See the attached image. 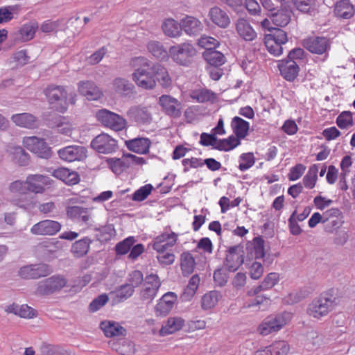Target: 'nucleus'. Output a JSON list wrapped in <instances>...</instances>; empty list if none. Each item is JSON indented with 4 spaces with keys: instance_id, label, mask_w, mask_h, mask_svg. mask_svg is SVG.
<instances>
[{
    "instance_id": "3c124183",
    "label": "nucleus",
    "mask_w": 355,
    "mask_h": 355,
    "mask_svg": "<svg viewBox=\"0 0 355 355\" xmlns=\"http://www.w3.org/2000/svg\"><path fill=\"white\" fill-rule=\"evenodd\" d=\"M318 167L313 164L310 166L306 175L303 178V184L308 189H313L318 179Z\"/></svg>"
},
{
    "instance_id": "5fc2aeb1",
    "label": "nucleus",
    "mask_w": 355,
    "mask_h": 355,
    "mask_svg": "<svg viewBox=\"0 0 355 355\" xmlns=\"http://www.w3.org/2000/svg\"><path fill=\"white\" fill-rule=\"evenodd\" d=\"M134 293L133 286L130 284H124L121 286L115 292L116 302H123L132 295Z\"/></svg>"
},
{
    "instance_id": "6e6552de",
    "label": "nucleus",
    "mask_w": 355,
    "mask_h": 355,
    "mask_svg": "<svg viewBox=\"0 0 355 355\" xmlns=\"http://www.w3.org/2000/svg\"><path fill=\"white\" fill-rule=\"evenodd\" d=\"M161 284V281L157 275L150 274L146 275L140 291V299L148 303L151 302L157 296Z\"/></svg>"
},
{
    "instance_id": "39448f33",
    "label": "nucleus",
    "mask_w": 355,
    "mask_h": 355,
    "mask_svg": "<svg viewBox=\"0 0 355 355\" xmlns=\"http://www.w3.org/2000/svg\"><path fill=\"white\" fill-rule=\"evenodd\" d=\"M292 318L290 313L284 312L282 314L267 317L259 326V331L263 336L279 331Z\"/></svg>"
},
{
    "instance_id": "5701e85b",
    "label": "nucleus",
    "mask_w": 355,
    "mask_h": 355,
    "mask_svg": "<svg viewBox=\"0 0 355 355\" xmlns=\"http://www.w3.org/2000/svg\"><path fill=\"white\" fill-rule=\"evenodd\" d=\"M114 91L122 97L129 96L135 93V85L128 79L118 77L112 81Z\"/></svg>"
},
{
    "instance_id": "79ce46f5",
    "label": "nucleus",
    "mask_w": 355,
    "mask_h": 355,
    "mask_svg": "<svg viewBox=\"0 0 355 355\" xmlns=\"http://www.w3.org/2000/svg\"><path fill=\"white\" fill-rule=\"evenodd\" d=\"M162 29L168 37H177L181 35L182 26L173 19H167L162 24Z\"/></svg>"
},
{
    "instance_id": "bb28decb",
    "label": "nucleus",
    "mask_w": 355,
    "mask_h": 355,
    "mask_svg": "<svg viewBox=\"0 0 355 355\" xmlns=\"http://www.w3.org/2000/svg\"><path fill=\"white\" fill-rule=\"evenodd\" d=\"M11 120L16 125L25 128L34 129L39 126L37 119L30 113L14 114Z\"/></svg>"
},
{
    "instance_id": "680f3d73",
    "label": "nucleus",
    "mask_w": 355,
    "mask_h": 355,
    "mask_svg": "<svg viewBox=\"0 0 355 355\" xmlns=\"http://www.w3.org/2000/svg\"><path fill=\"white\" fill-rule=\"evenodd\" d=\"M17 10V6H9L0 8V24L10 21L13 18V12Z\"/></svg>"
},
{
    "instance_id": "c85d7f7f",
    "label": "nucleus",
    "mask_w": 355,
    "mask_h": 355,
    "mask_svg": "<svg viewBox=\"0 0 355 355\" xmlns=\"http://www.w3.org/2000/svg\"><path fill=\"white\" fill-rule=\"evenodd\" d=\"M5 311L24 318H33L37 315V311L27 304L19 305L13 303L6 306Z\"/></svg>"
},
{
    "instance_id": "b1692460",
    "label": "nucleus",
    "mask_w": 355,
    "mask_h": 355,
    "mask_svg": "<svg viewBox=\"0 0 355 355\" xmlns=\"http://www.w3.org/2000/svg\"><path fill=\"white\" fill-rule=\"evenodd\" d=\"M289 345L284 340L275 341L270 346L257 350L254 355H286Z\"/></svg>"
},
{
    "instance_id": "423d86ee",
    "label": "nucleus",
    "mask_w": 355,
    "mask_h": 355,
    "mask_svg": "<svg viewBox=\"0 0 355 355\" xmlns=\"http://www.w3.org/2000/svg\"><path fill=\"white\" fill-rule=\"evenodd\" d=\"M67 280L62 275H53L38 282L35 293L40 295H49L59 292L67 286Z\"/></svg>"
},
{
    "instance_id": "4d7b16f0",
    "label": "nucleus",
    "mask_w": 355,
    "mask_h": 355,
    "mask_svg": "<svg viewBox=\"0 0 355 355\" xmlns=\"http://www.w3.org/2000/svg\"><path fill=\"white\" fill-rule=\"evenodd\" d=\"M198 44L205 49V51L214 50L219 45V42L213 37L202 35L198 41Z\"/></svg>"
},
{
    "instance_id": "7ed1b4c3",
    "label": "nucleus",
    "mask_w": 355,
    "mask_h": 355,
    "mask_svg": "<svg viewBox=\"0 0 355 355\" xmlns=\"http://www.w3.org/2000/svg\"><path fill=\"white\" fill-rule=\"evenodd\" d=\"M336 297L329 293L320 295L309 305L307 314L316 319L327 315L336 306Z\"/></svg>"
},
{
    "instance_id": "c756f323",
    "label": "nucleus",
    "mask_w": 355,
    "mask_h": 355,
    "mask_svg": "<svg viewBox=\"0 0 355 355\" xmlns=\"http://www.w3.org/2000/svg\"><path fill=\"white\" fill-rule=\"evenodd\" d=\"M53 176L69 185L76 184L80 181L78 173L70 171L67 168H58L55 169L53 172Z\"/></svg>"
},
{
    "instance_id": "a878e982",
    "label": "nucleus",
    "mask_w": 355,
    "mask_h": 355,
    "mask_svg": "<svg viewBox=\"0 0 355 355\" xmlns=\"http://www.w3.org/2000/svg\"><path fill=\"white\" fill-rule=\"evenodd\" d=\"M281 75L288 81L295 79L299 72V67L295 60H282L278 65Z\"/></svg>"
},
{
    "instance_id": "603ef678",
    "label": "nucleus",
    "mask_w": 355,
    "mask_h": 355,
    "mask_svg": "<svg viewBox=\"0 0 355 355\" xmlns=\"http://www.w3.org/2000/svg\"><path fill=\"white\" fill-rule=\"evenodd\" d=\"M199 283L200 277L198 275H193L189 279V284L183 293L182 297L184 300H189L191 297H193L198 288Z\"/></svg>"
},
{
    "instance_id": "412c9836",
    "label": "nucleus",
    "mask_w": 355,
    "mask_h": 355,
    "mask_svg": "<svg viewBox=\"0 0 355 355\" xmlns=\"http://www.w3.org/2000/svg\"><path fill=\"white\" fill-rule=\"evenodd\" d=\"M28 191L35 193H42L44 191V187L49 184V178L43 175H30L26 178Z\"/></svg>"
},
{
    "instance_id": "0e129e2a",
    "label": "nucleus",
    "mask_w": 355,
    "mask_h": 355,
    "mask_svg": "<svg viewBox=\"0 0 355 355\" xmlns=\"http://www.w3.org/2000/svg\"><path fill=\"white\" fill-rule=\"evenodd\" d=\"M265 44L268 51L275 56H279L282 54L283 47L282 45L275 42L270 37H265Z\"/></svg>"
},
{
    "instance_id": "aec40b11",
    "label": "nucleus",
    "mask_w": 355,
    "mask_h": 355,
    "mask_svg": "<svg viewBox=\"0 0 355 355\" xmlns=\"http://www.w3.org/2000/svg\"><path fill=\"white\" fill-rule=\"evenodd\" d=\"M177 240L178 235L175 233H163L155 239L153 248L157 252H164L169 248L173 247L176 243Z\"/></svg>"
},
{
    "instance_id": "f8f14e48",
    "label": "nucleus",
    "mask_w": 355,
    "mask_h": 355,
    "mask_svg": "<svg viewBox=\"0 0 355 355\" xmlns=\"http://www.w3.org/2000/svg\"><path fill=\"white\" fill-rule=\"evenodd\" d=\"M61 227L58 221L46 219L33 225L30 232L37 236H53L60 232Z\"/></svg>"
},
{
    "instance_id": "e2e57ef3",
    "label": "nucleus",
    "mask_w": 355,
    "mask_h": 355,
    "mask_svg": "<svg viewBox=\"0 0 355 355\" xmlns=\"http://www.w3.org/2000/svg\"><path fill=\"white\" fill-rule=\"evenodd\" d=\"M266 37H270L281 45H283L288 42L286 33L280 28H273L272 33L266 35Z\"/></svg>"
},
{
    "instance_id": "338daca9",
    "label": "nucleus",
    "mask_w": 355,
    "mask_h": 355,
    "mask_svg": "<svg viewBox=\"0 0 355 355\" xmlns=\"http://www.w3.org/2000/svg\"><path fill=\"white\" fill-rule=\"evenodd\" d=\"M135 239L132 236H130L123 241L119 243L116 245V251L117 254H126L133 245L135 243Z\"/></svg>"
},
{
    "instance_id": "473e14b6",
    "label": "nucleus",
    "mask_w": 355,
    "mask_h": 355,
    "mask_svg": "<svg viewBox=\"0 0 355 355\" xmlns=\"http://www.w3.org/2000/svg\"><path fill=\"white\" fill-rule=\"evenodd\" d=\"M248 256L251 259H261L265 255L264 240L255 237L247 247Z\"/></svg>"
},
{
    "instance_id": "4468645a",
    "label": "nucleus",
    "mask_w": 355,
    "mask_h": 355,
    "mask_svg": "<svg viewBox=\"0 0 355 355\" xmlns=\"http://www.w3.org/2000/svg\"><path fill=\"white\" fill-rule=\"evenodd\" d=\"M87 149L82 146H69L61 148L58 153L60 159L67 162L83 160L87 157Z\"/></svg>"
},
{
    "instance_id": "f257e3e1",
    "label": "nucleus",
    "mask_w": 355,
    "mask_h": 355,
    "mask_svg": "<svg viewBox=\"0 0 355 355\" xmlns=\"http://www.w3.org/2000/svg\"><path fill=\"white\" fill-rule=\"evenodd\" d=\"M131 64L136 68L132 73V78L137 87L144 89H153L156 86V80L154 75L148 71L150 67V62L144 57H136L132 59Z\"/></svg>"
},
{
    "instance_id": "1a4fd4ad",
    "label": "nucleus",
    "mask_w": 355,
    "mask_h": 355,
    "mask_svg": "<svg viewBox=\"0 0 355 355\" xmlns=\"http://www.w3.org/2000/svg\"><path fill=\"white\" fill-rule=\"evenodd\" d=\"M91 147L98 153L110 154L117 149L118 145L115 139L107 134L102 133L92 139Z\"/></svg>"
},
{
    "instance_id": "0eeeda50",
    "label": "nucleus",
    "mask_w": 355,
    "mask_h": 355,
    "mask_svg": "<svg viewBox=\"0 0 355 355\" xmlns=\"http://www.w3.org/2000/svg\"><path fill=\"white\" fill-rule=\"evenodd\" d=\"M97 119L105 126L115 131H120L125 128L127 121L120 115L103 109L96 112Z\"/></svg>"
},
{
    "instance_id": "49530a36",
    "label": "nucleus",
    "mask_w": 355,
    "mask_h": 355,
    "mask_svg": "<svg viewBox=\"0 0 355 355\" xmlns=\"http://www.w3.org/2000/svg\"><path fill=\"white\" fill-rule=\"evenodd\" d=\"M191 96L198 103H213L216 98L215 93L207 89L194 90L192 92Z\"/></svg>"
},
{
    "instance_id": "dca6fc26",
    "label": "nucleus",
    "mask_w": 355,
    "mask_h": 355,
    "mask_svg": "<svg viewBox=\"0 0 355 355\" xmlns=\"http://www.w3.org/2000/svg\"><path fill=\"white\" fill-rule=\"evenodd\" d=\"M342 212L338 208H331L324 211L323 220L324 230L328 233H333L343 224Z\"/></svg>"
},
{
    "instance_id": "f3484780",
    "label": "nucleus",
    "mask_w": 355,
    "mask_h": 355,
    "mask_svg": "<svg viewBox=\"0 0 355 355\" xmlns=\"http://www.w3.org/2000/svg\"><path fill=\"white\" fill-rule=\"evenodd\" d=\"M178 300L176 294L173 292L165 293L157 302L155 306V312L157 316H166L173 309Z\"/></svg>"
},
{
    "instance_id": "ea45409f",
    "label": "nucleus",
    "mask_w": 355,
    "mask_h": 355,
    "mask_svg": "<svg viewBox=\"0 0 355 355\" xmlns=\"http://www.w3.org/2000/svg\"><path fill=\"white\" fill-rule=\"evenodd\" d=\"M148 51L156 58L164 60L169 56L168 51L157 41H150L147 44Z\"/></svg>"
},
{
    "instance_id": "8fccbe9b",
    "label": "nucleus",
    "mask_w": 355,
    "mask_h": 355,
    "mask_svg": "<svg viewBox=\"0 0 355 355\" xmlns=\"http://www.w3.org/2000/svg\"><path fill=\"white\" fill-rule=\"evenodd\" d=\"M220 295L216 291H210L205 294L202 298V307L204 309H210L215 306Z\"/></svg>"
},
{
    "instance_id": "37998d69",
    "label": "nucleus",
    "mask_w": 355,
    "mask_h": 355,
    "mask_svg": "<svg viewBox=\"0 0 355 355\" xmlns=\"http://www.w3.org/2000/svg\"><path fill=\"white\" fill-rule=\"evenodd\" d=\"M203 57L211 67H218L225 62L224 55L216 50L205 51Z\"/></svg>"
},
{
    "instance_id": "a211bd4d",
    "label": "nucleus",
    "mask_w": 355,
    "mask_h": 355,
    "mask_svg": "<svg viewBox=\"0 0 355 355\" xmlns=\"http://www.w3.org/2000/svg\"><path fill=\"white\" fill-rule=\"evenodd\" d=\"M78 91L89 101L98 100L103 96L101 90L91 80L80 81L78 83Z\"/></svg>"
},
{
    "instance_id": "bf43d9fd",
    "label": "nucleus",
    "mask_w": 355,
    "mask_h": 355,
    "mask_svg": "<svg viewBox=\"0 0 355 355\" xmlns=\"http://www.w3.org/2000/svg\"><path fill=\"white\" fill-rule=\"evenodd\" d=\"M336 124L341 129L352 126L353 125V119L351 112L345 111L340 114L337 117Z\"/></svg>"
},
{
    "instance_id": "4c0bfd02",
    "label": "nucleus",
    "mask_w": 355,
    "mask_h": 355,
    "mask_svg": "<svg viewBox=\"0 0 355 355\" xmlns=\"http://www.w3.org/2000/svg\"><path fill=\"white\" fill-rule=\"evenodd\" d=\"M231 126L234 133L239 139H244L248 135L250 124L241 117L235 116L232 119Z\"/></svg>"
},
{
    "instance_id": "58836bf2",
    "label": "nucleus",
    "mask_w": 355,
    "mask_h": 355,
    "mask_svg": "<svg viewBox=\"0 0 355 355\" xmlns=\"http://www.w3.org/2000/svg\"><path fill=\"white\" fill-rule=\"evenodd\" d=\"M92 241L88 237L80 239L72 244L71 252L74 257L80 258L87 254Z\"/></svg>"
},
{
    "instance_id": "f704fd0d",
    "label": "nucleus",
    "mask_w": 355,
    "mask_h": 355,
    "mask_svg": "<svg viewBox=\"0 0 355 355\" xmlns=\"http://www.w3.org/2000/svg\"><path fill=\"white\" fill-rule=\"evenodd\" d=\"M100 327L107 337L122 336L125 334V329L117 322L112 321H103L100 324Z\"/></svg>"
},
{
    "instance_id": "09e8293b",
    "label": "nucleus",
    "mask_w": 355,
    "mask_h": 355,
    "mask_svg": "<svg viewBox=\"0 0 355 355\" xmlns=\"http://www.w3.org/2000/svg\"><path fill=\"white\" fill-rule=\"evenodd\" d=\"M240 139H239L236 136L234 137L233 135L227 139H219L216 149L220 151L231 150L241 144Z\"/></svg>"
},
{
    "instance_id": "c03bdc74",
    "label": "nucleus",
    "mask_w": 355,
    "mask_h": 355,
    "mask_svg": "<svg viewBox=\"0 0 355 355\" xmlns=\"http://www.w3.org/2000/svg\"><path fill=\"white\" fill-rule=\"evenodd\" d=\"M181 269L184 276L191 274L195 268L196 261L192 254L184 252L181 254Z\"/></svg>"
},
{
    "instance_id": "69168bd1",
    "label": "nucleus",
    "mask_w": 355,
    "mask_h": 355,
    "mask_svg": "<svg viewBox=\"0 0 355 355\" xmlns=\"http://www.w3.org/2000/svg\"><path fill=\"white\" fill-rule=\"evenodd\" d=\"M254 164V157L252 153H244L240 157L239 168L241 171H245L252 166Z\"/></svg>"
},
{
    "instance_id": "7c9ffc66",
    "label": "nucleus",
    "mask_w": 355,
    "mask_h": 355,
    "mask_svg": "<svg viewBox=\"0 0 355 355\" xmlns=\"http://www.w3.org/2000/svg\"><path fill=\"white\" fill-rule=\"evenodd\" d=\"M154 78L160 85L164 88L169 87L172 84V79L167 69L159 64H155L150 68Z\"/></svg>"
},
{
    "instance_id": "864d4df0",
    "label": "nucleus",
    "mask_w": 355,
    "mask_h": 355,
    "mask_svg": "<svg viewBox=\"0 0 355 355\" xmlns=\"http://www.w3.org/2000/svg\"><path fill=\"white\" fill-rule=\"evenodd\" d=\"M42 355H75L71 352L67 351L57 345H46L41 348Z\"/></svg>"
},
{
    "instance_id": "9d476101",
    "label": "nucleus",
    "mask_w": 355,
    "mask_h": 355,
    "mask_svg": "<svg viewBox=\"0 0 355 355\" xmlns=\"http://www.w3.org/2000/svg\"><path fill=\"white\" fill-rule=\"evenodd\" d=\"M23 144L27 149L41 158L47 159L51 156V148L43 139L34 136L24 137Z\"/></svg>"
},
{
    "instance_id": "6ab92c4d",
    "label": "nucleus",
    "mask_w": 355,
    "mask_h": 355,
    "mask_svg": "<svg viewBox=\"0 0 355 355\" xmlns=\"http://www.w3.org/2000/svg\"><path fill=\"white\" fill-rule=\"evenodd\" d=\"M126 114L130 120L138 124L149 123L152 120V116L148 109L141 105L132 106Z\"/></svg>"
},
{
    "instance_id": "f03ea898",
    "label": "nucleus",
    "mask_w": 355,
    "mask_h": 355,
    "mask_svg": "<svg viewBox=\"0 0 355 355\" xmlns=\"http://www.w3.org/2000/svg\"><path fill=\"white\" fill-rule=\"evenodd\" d=\"M44 93L51 107L62 113L67 110L69 103H76V94L70 93L68 98V92L63 86L49 85Z\"/></svg>"
},
{
    "instance_id": "9b49d317",
    "label": "nucleus",
    "mask_w": 355,
    "mask_h": 355,
    "mask_svg": "<svg viewBox=\"0 0 355 355\" xmlns=\"http://www.w3.org/2000/svg\"><path fill=\"white\" fill-rule=\"evenodd\" d=\"M302 46L309 52L322 55L330 49L329 40L325 37L312 36L302 42Z\"/></svg>"
},
{
    "instance_id": "20e7f679",
    "label": "nucleus",
    "mask_w": 355,
    "mask_h": 355,
    "mask_svg": "<svg viewBox=\"0 0 355 355\" xmlns=\"http://www.w3.org/2000/svg\"><path fill=\"white\" fill-rule=\"evenodd\" d=\"M168 53L175 63L187 67L196 55V50L191 43L184 42L171 46Z\"/></svg>"
},
{
    "instance_id": "c9c22d12",
    "label": "nucleus",
    "mask_w": 355,
    "mask_h": 355,
    "mask_svg": "<svg viewBox=\"0 0 355 355\" xmlns=\"http://www.w3.org/2000/svg\"><path fill=\"white\" fill-rule=\"evenodd\" d=\"M279 275L276 272H271L267 275L266 277L263 279V281L255 287L250 290L248 292L249 295H254L258 294L261 291L268 290L269 288H272L278 282Z\"/></svg>"
},
{
    "instance_id": "e433bc0d",
    "label": "nucleus",
    "mask_w": 355,
    "mask_h": 355,
    "mask_svg": "<svg viewBox=\"0 0 355 355\" xmlns=\"http://www.w3.org/2000/svg\"><path fill=\"white\" fill-rule=\"evenodd\" d=\"M291 8H282L270 13V17L273 24L278 26H286L291 20Z\"/></svg>"
},
{
    "instance_id": "393cba45",
    "label": "nucleus",
    "mask_w": 355,
    "mask_h": 355,
    "mask_svg": "<svg viewBox=\"0 0 355 355\" xmlns=\"http://www.w3.org/2000/svg\"><path fill=\"white\" fill-rule=\"evenodd\" d=\"M125 144L130 151L138 154H147L149 152L151 141L148 138L137 137L125 141Z\"/></svg>"
},
{
    "instance_id": "052dcab7",
    "label": "nucleus",
    "mask_w": 355,
    "mask_h": 355,
    "mask_svg": "<svg viewBox=\"0 0 355 355\" xmlns=\"http://www.w3.org/2000/svg\"><path fill=\"white\" fill-rule=\"evenodd\" d=\"M218 140L216 134L211 132V134L203 132L200 135V144L204 146H212L213 148L216 149L218 145Z\"/></svg>"
},
{
    "instance_id": "a19ab883",
    "label": "nucleus",
    "mask_w": 355,
    "mask_h": 355,
    "mask_svg": "<svg viewBox=\"0 0 355 355\" xmlns=\"http://www.w3.org/2000/svg\"><path fill=\"white\" fill-rule=\"evenodd\" d=\"M106 162L115 174H120L129 168L126 154H123L121 158H108Z\"/></svg>"
},
{
    "instance_id": "72a5a7b5",
    "label": "nucleus",
    "mask_w": 355,
    "mask_h": 355,
    "mask_svg": "<svg viewBox=\"0 0 355 355\" xmlns=\"http://www.w3.org/2000/svg\"><path fill=\"white\" fill-rule=\"evenodd\" d=\"M238 34L245 41H252L257 33L250 24L244 19H239L236 24Z\"/></svg>"
},
{
    "instance_id": "de8ad7c7",
    "label": "nucleus",
    "mask_w": 355,
    "mask_h": 355,
    "mask_svg": "<svg viewBox=\"0 0 355 355\" xmlns=\"http://www.w3.org/2000/svg\"><path fill=\"white\" fill-rule=\"evenodd\" d=\"M13 159L20 166H26L28 164L29 155L21 146L10 148Z\"/></svg>"
},
{
    "instance_id": "ddd939ff",
    "label": "nucleus",
    "mask_w": 355,
    "mask_h": 355,
    "mask_svg": "<svg viewBox=\"0 0 355 355\" xmlns=\"http://www.w3.org/2000/svg\"><path fill=\"white\" fill-rule=\"evenodd\" d=\"M241 245L230 247L226 255L224 267L230 272L236 271L243 263V250Z\"/></svg>"
},
{
    "instance_id": "2eb2a0df",
    "label": "nucleus",
    "mask_w": 355,
    "mask_h": 355,
    "mask_svg": "<svg viewBox=\"0 0 355 355\" xmlns=\"http://www.w3.org/2000/svg\"><path fill=\"white\" fill-rule=\"evenodd\" d=\"M159 103L164 112L175 119L182 114V104L174 97L169 95H162L159 98Z\"/></svg>"
},
{
    "instance_id": "2f4dec72",
    "label": "nucleus",
    "mask_w": 355,
    "mask_h": 355,
    "mask_svg": "<svg viewBox=\"0 0 355 355\" xmlns=\"http://www.w3.org/2000/svg\"><path fill=\"white\" fill-rule=\"evenodd\" d=\"M184 325V320L181 317H170L164 322L159 330V334L162 336L171 334L181 329Z\"/></svg>"
},
{
    "instance_id": "774afa93",
    "label": "nucleus",
    "mask_w": 355,
    "mask_h": 355,
    "mask_svg": "<svg viewBox=\"0 0 355 355\" xmlns=\"http://www.w3.org/2000/svg\"><path fill=\"white\" fill-rule=\"evenodd\" d=\"M35 279L46 277L50 275L53 270L51 267L46 263H40L37 264H33Z\"/></svg>"
},
{
    "instance_id": "a18cd8bd",
    "label": "nucleus",
    "mask_w": 355,
    "mask_h": 355,
    "mask_svg": "<svg viewBox=\"0 0 355 355\" xmlns=\"http://www.w3.org/2000/svg\"><path fill=\"white\" fill-rule=\"evenodd\" d=\"M38 28V24L36 21H30L23 25L19 30V38L22 41H28L33 38L36 30Z\"/></svg>"
},
{
    "instance_id": "13d9d810",
    "label": "nucleus",
    "mask_w": 355,
    "mask_h": 355,
    "mask_svg": "<svg viewBox=\"0 0 355 355\" xmlns=\"http://www.w3.org/2000/svg\"><path fill=\"white\" fill-rule=\"evenodd\" d=\"M153 189V187L150 184H146L133 193L132 200L137 202L143 201L150 194Z\"/></svg>"
},
{
    "instance_id": "cd10ccee",
    "label": "nucleus",
    "mask_w": 355,
    "mask_h": 355,
    "mask_svg": "<svg viewBox=\"0 0 355 355\" xmlns=\"http://www.w3.org/2000/svg\"><path fill=\"white\" fill-rule=\"evenodd\" d=\"M182 30L189 35H196L203 29V25L200 20L191 16H186L181 20Z\"/></svg>"
},
{
    "instance_id": "4be33fe9",
    "label": "nucleus",
    "mask_w": 355,
    "mask_h": 355,
    "mask_svg": "<svg viewBox=\"0 0 355 355\" xmlns=\"http://www.w3.org/2000/svg\"><path fill=\"white\" fill-rule=\"evenodd\" d=\"M208 17L213 24L222 28H226L230 24V18L227 13L218 6L209 9Z\"/></svg>"
},
{
    "instance_id": "6e6d98bb",
    "label": "nucleus",
    "mask_w": 355,
    "mask_h": 355,
    "mask_svg": "<svg viewBox=\"0 0 355 355\" xmlns=\"http://www.w3.org/2000/svg\"><path fill=\"white\" fill-rule=\"evenodd\" d=\"M295 8L303 13H311L315 10V0H295Z\"/></svg>"
}]
</instances>
